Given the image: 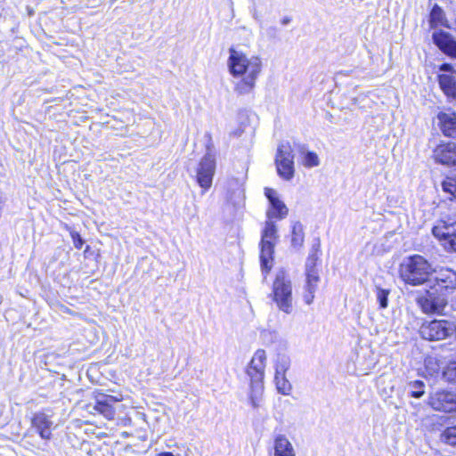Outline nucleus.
I'll return each mask as SVG.
<instances>
[{
  "label": "nucleus",
  "mask_w": 456,
  "mask_h": 456,
  "mask_svg": "<svg viewBox=\"0 0 456 456\" xmlns=\"http://www.w3.org/2000/svg\"><path fill=\"white\" fill-rule=\"evenodd\" d=\"M226 66L232 77L233 91L243 96L254 92L263 70V61L258 55H248L242 50L231 46L228 49Z\"/></svg>",
  "instance_id": "obj_1"
},
{
  "label": "nucleus",
  "mask_w": 456,
  "mask_h": 456,
  "mask_svg": "<svg viewBox=\"0 0 456 456\" xmlns=\"http://www.w3.org/2000/svg\"><path fill=\"white\" fill-rule=\"evenodd\" d=\"M399 273L405 283L412 286L432 283L430 278L432 274L431 265L419 255L404 259L400 265Z\"/></svg>",
  "instance_id": "obj_2"
},
{
  "label": "nucleus",
  "mask_w": 456,
  "mask_h": 456,
  "mask_svg": "<svg viewBox=\"0 0 456 456\" xmlns=\"http://www.w3.org/2000/svg\"><path fill=\"white\" fill-rule=\"evenodd\" d=\"M271 297L280 311L287 314L293 312L292 282L285 271L277 272L273 282Z\"/></svg>",
  "instance_id": "obj_3"
},
{
  "label": "nucleus",
  "mask_w": 456,
  "mask_h": 456,
  "mask_svg": "<svg viewBox=\"0 0 456 456\" xmlns=\"http://www.w3.org/2000/svg\"><path fill=\"white\" fill-rule=\"evenodd\" d=\"M278 239L277 226L272 220H266L262 232L260 261L262 270L268 273L273 267L274 247Z\"/></svg>",
  "instance_id": "obj_4"
},
{
  "label": "nucleus",
  "mask_w": 456,
  "mask_h": 456,
  "mask_svg": "<svg viewBox=\"0 0 456 456\" xmlns=\"http://www.w3.org/2000/svg\"><path fill=\"white\" fill-rule=\"evenodd\" d=\"M456 332V326L445 320H434L424 322L419 333L424 339L435 341L445 339Z\"/></svg>",
  "instance_id": "obj_5"
},
{
  "label": "nucleus",
  "mask_w": 456,
  "mask_h": 456,
  "mask_svg": "<svg viewBox=\"0 0 456 456\" xmlns=\"http://www.w3.org/2000/svg\"><path fill=\"white\" fill-rule=\"evenodd\" d=\"M430 289L417 297V303L425 314H441L447 305L444 293H440L436 287L429 286Z\"/></svg>",
  "instance_id": "obj_6"
},
{
  "label": "nucleus",
  "mask_w": 456,
  "mask_h": 456,
  "mask_svg": "<svg viewBox=\"0 0 456 456\" xmlns=\"http://www.w3.org/2000/svg\"><path fill=\"white\" fill-rule=\"evenodd\" d=\"M216 167L215 155L208 151L201 158L196 168V180L198 184L203 189V192L211 187Z\"/></svg>",
  "instance_id": "obj_7"
},
{
  "label": "nucleus",
  "mask_w": 456,
  "mask_h": 456,
  "mask_svg": "<svg viewBox=\"0 0 456 456\" xmlns=\"http://www.w3.org/2000/svg\"><path fill=\"white\" fill-rule=\"evenodd\" d=\"M275 162L278 175L284 180H291L295 172L294 155L289 142L281 143L278 147Z\"/></svg>",
  "instance_id": "obj_8"
},
{
  "label": "nucleus",
  "mask_w": 456,
  "mask_h": 456,
  "mask_svg": "<svg viewBox=\"0 0 456 456\" xmlns=\"http://www.w3.org/2000/svg\"><path fill=\"white\" fill-rule=\"evenodd\" d=\"M316 254L309 256L305 264L306 282L305 286L304 301L306 305H311L314 299V293L320 281L319 272L316 269Z\"/></svg>",
  "instance_id": "obj_9"
},
{
  "label": "nucleus",
  "mask_w": 456,
  "mask_h": 456,
  "mask_svg": "<svg viewBox=\"0 0 456 456\" xmlns=\"http://www.w3.org/2000/svg\"><path fill=\"white\" fill-rule=\"evenodd\" d=\"M265 195L268 199L269 207L266 210V217L268 220H281L289 214V208L281 200L278 192L272 188L265 189Z\"/></svg>",
  "instance_id": "obj_10"
},
{
  "label": "nucleus",
  "mask_w": 456,
  "mask_h": 456,
  "mask_svg": "<svg viewBox=\"0 0 456 456\" xmlns=\"http://www.w3.org/2000/svg\"><path fill=\"white\" fill-rule=\"evenodd\" d=\"M428 404L436 411H456V395L448 391H436L428 398Z\"/></svg>",
  "instance_id": "obj_11"
},
{
  "label": "nucleus",
  "mask_w": 456,
  "mask_h": 456,
  "mask_svg": "<svg viewBox=\"0 0 456 456\" xmlns=\"http://www.w3.org/2000/svg\"><path fill=\"white\" fill-rule=\"evenodd\" d=\"M119 401H121V398L104 394H97L95 395L94 403L93 405H87V411L91 413L96 411L104 416L107 419H113L115 417L113 403Z\"/></svg>",
  "instance_id": "obj_12"
},
{
  "label": "nucleus",
  "mask_w": 456,
  "mask_h": 456,
  "mask_svg": "<svg viewBox=\"0 0 456 456\" xmlns=\"http://www.w3.org/2000/svg\"><path fill=\"white\" fill-rule=\"evenodd\" d=\"M266 361L267 356L264 349H257L254 353L246 370L250 380H264Z\"/></svg>",
  "instance_id": "obj_13"
},
{
  "label": "nucleus",
  "mask_w": 456,
  "mask_h": 456,
  "mask_svg": "<svg viewBox=\"0 0 456 456\" xmlns=\"http://www.w3.org/2000/svg\"><path fill=\"white\" fill-rule=\"evenodd\" d=\"M439 85L443 92L449 97L456 99V70L449 64L440 67Z\"/></svg>",
  "instance_id": "obj_14"
},
{
  "label": "nucleus",
  "mask_w": 456,
  "mask_h": 456,
  "mask_svg": "<svg viewBox=\"0 0 456 456\" xmlns=\"http://www.w3.org/2000/svg\"><path fill=\"white\" fill-rule=\"evenodd\" d=\"M428 286L437 288L440 293L455 289L456 272L452 269L440 270L434 278V281L432 280V283H428Z\"/></svg>",
  "instance_id": "obj_15"
},
{
  "label": "nucleus",
  "mask_w": 456,
  "mask_h": 456,
  "mask_svg": "<svg viewBox=\"0 0 456 456\" xmlns=\"http://www.w3.org/2000/svg\"><path fill=\"white\" fill-rule=\"evenodd\" d=\"M53 426V422L51 420L50 416L45 412H36L31 419V428L44 440H50L52 438Z\"/></svg>",
  "instance_id": "obj_16"
},
{
  "label": "nucleus",
  "mask_w": 456,
  "mask_h": 456,
  "mask_svg": "<svg viewBox=\"0 0 456 456\" xmlns=\"http://www.w3.org/2000/svg\"><path fill=\"white\" fill-rule=\"evenodd\" d=\"M436 45L446 55L456 59V40L448 32L440 30L433 33Z\"/></svg>",
  "instance_id": "obj_17"
},
{
  "label": "nucleus",
  "mask_w": 456,
  "mask_h": 456,
  "mask_svg": "<svg viewBox=\"0 0 456 456\" xmlns=\"http://www.w3.org/2000/svg\"><path fill=\"white\" fill-rule=\"evenodd\" d=\"M436 162L446 166H456V143H442L434 150Z\"/></svg>",
  "instance_id": "obj_18"
},
{
  "label": "nucleus",
  "mask_w": 456,
  "mask_h": 456,
  "mask_svg": "<svg viewBox=\"0 0 456 456\" xmlns=\"http://www.w3.org/2000/svg\"><path fill=\"white\" fill-rule=\"evenodd\" d=\"M432 232L441 241L446 242L456 233V219L448 217L440 220L436 226H434Z\"/></svg>",
  "instance_id": "obj_19"
},
{
  "label": "nucleus",
  "mask_w": 456,
  "mask_h": 456,
  "mask_svg": "<svg viewBox=\"0 0 456 456\" xmlns=\"http://www.w3.org/2000/svg\"><path fill=\"white\" fill-rule=\"evenodd\" d=\"M270 456H296L295 449L284 435H278L274 441Z\"/></svg>",
  "instance_id": "obj_20"
},
{
  "label": "nucleus",
  "mask_w": 456,
  "mask_h": 456,
  "mask_svg": "<svg viewBox=\"0 0 456 456\" xmlns=\"http://www.w3.org/2000/svg\"><path fill=\"white\" fill-rule=\"evenodd\" d=\"M264 390V380H250L248 400L254 409H258L262 406Z\"/></svg>",
  "instance_id": "obj_21"
},
{
  "label": "nucleus",
  "mask_w": 456,
  "mask_h": 456,
  "mask_svg": "<svg viewBox=\"0 0 456 456\" xmlns=\"http://www.w3.org/2000/svg\"><path fill=\"white\" fill-rule=\"evenodd\" d=\"M438 119L444 135L456 136V113L451 111L440 113Z\"/></svg>",
  "instance_id": "obj_22"
},
{
  "label": "nucleus",
  "mask_w": 456,
  "mask_h": 456,
  "mask_svg": "<svg viewBox=\"0 0 456 456\" xmlns=\"http://www.w3.org/2000/svg\"><path fill=\"white\" fill-rule=\"evenodd\" d=\"M275 387L278 393L283 395H289L292 391V385L286 377V374L274 375Z\"/></svg>",
  "instance_id": "obj_23"
},
{
  "label": "nucleus",
  "mask_w": 456,
  "mask_h": 456,
  "mask_svg": "<svg viewBox=\"0 0 456 456\" xmlns=\"http://www.w3.org/2000/svg\"><path fill=\"white\" fill-rule=\"evenodd\" d=\"M429 23L432 28H436L438 26H445L446 20L444 18V11L437 5H435L430 12Z\"/></svg>",
  "instance_id": "obj_24"
},
{
  "label": "nucleus",
  "mask_w": 456,
  "mask_h": 456,
  "mask_svg": "<svg viewBox=\"0 0 456 456\" xmlns=\"http://www.w3.org/2000/svg\"><path fill=\"white\" fill-rule=\"evenodd\" d=\"M304 243L303 225L296 222L292 225L291 244L294 248H300Z\"/></svg>",
  "instance_id": "obj_25"
},
{
  "label": "nucleus",
  "mask_w": 456,
  "mask_h": 456,
  "mask_svg": "<svg viewBox=\"0 0 456 456\" xmlns=\"http://www.w3.org/2000/svg\"><path fill=\"white\" fill-rule=\"evenodd\" d=\"M290 367V359L286 354H278L274 362L275 374L283 375Z\"/></svg>",
  "instance_id": "obj_26"
},
{
  "label": "nucleus",
  "mask_w": 456,
  "mask_h": 456,
  "mask_svg": "<svg viewBox=\"0 0 456 456\" xmlns=\"http://www.w3.org/2000/svg\"><path fill=\"white\" fill-rule=\"evenodd\" d=\"M302 164L308 168L314 167L320 165L318 155L314 151L302 152Z\"/></svg>",
  "instance_id": "obj_27"
},
{
  "label": "nucleus",
  "mask_w": 456,
  "mask_h": 456,
  "mask_svg": "<svg viewBox=\"0 0 456 456\" xmlns=\"http://www.w3.org/2000/svg\"><path fill=\"white\" fill-rule=\"evenodd\" d=\"M410 394L412 397L419 398L425 394V384L420 380L411 381L408 384Z\"/></svg>",
  "instance_id": "obj_28"
},
{
  "label": "nucleus",
  "mask_w": 456,
  "mask_h": 456,
  "mask_svg": "<svg viewBox=\"0 0 456 456\" xmlns=\"http://www.w3.org/2000/svg\"><path fill=\"white\" fill-rule=\"evenodd\" d=\"M425 367L429 375L437 374L441 369L439 361L436 357L428 356L425 359Z\"/></svg>",
  "instance_id": "obj_29"
},
{
  "label": "nucleus",
  "mask_w": 456,
  "mask_h": 456,
  "mask_svg": "<svg viewBox=\"0 0 456 456\" xmlns=\"http://www.w3.org/2000/svg\"><path fill=\"white\" fill-rule=\"evenodd\" d=\"M389 293V289H382L380 287L376 286V297L380 308L384 309L387 307Z\"/></svg>",
  "instance_id": "obj_30"
},
{
  "label": "nucleus",
  "mask_w": 456,
  "mask_h": 456,
  "mask_svg": "<svg viewBox=\"0 0 456 456\" xmlns=\"http://www.w3.org/2000/svg\"><path fill=\"white\" fill-rule=\"evenodd\" d=\"M442 440L451 445H456V426L447 428L441 435Z\"/></svg>",
  "instance_id": "obj_31"
},
{
  "label": "nucleus",
  "mask_w": 456,
  "mask_h": 456,
  "mask_svg": "<svg viewBox=\"0 0 456 456\" xmlns=\"http://www.w3.org/2000/svg\"><path fill=\"white\" fill-rule=\"evenodd\" d=\"M442 189L451 195L456 193V175L447 176L442 183Z\"/></svg>",
  "instance_id": "obj_32"
},
{
  "label": "nucleus",
  "mask_w": 456,
  "mask_h": 456,
  "mask_svg": "<svg viewBox=\"0 0 456 456\" xmlns=\"http://www.w3.org/2000/svg\"><path fill=\"white\" fill-rule=\"evenodd\" d=\"M443 378L448 382H456V362L450 363L443 370Z\"/></svg>",
  "instance_id": "obj_33"
},
{
  "label": "nucleus",
  "mask_w": 456,
  "mask_h": 456,
  "mask_svg": "<svg viewBox=\"0 0 456 456\" xmlns=\"http://www.w3.org/2000/svg\"><path fill=\"white\" fill-rule=\"evenodd\" d=\"M70 236L72 238L74 247L76 248L80 249L82 248L83 244H84V240L81 238V236L79 235V233L75 232V231H72L70 232Z\"/></svg>",
  "instance_id": "obj_34"
},
{
  "label": "nucleus",
  "mask_w": 456,
  "mask_h": 456,
  "mask_svg": "<svg viewBox=\"0 0 456 456\" xmlns=\"http://www.w3.org/2000/svg\"><path fill=\"white\" fill-rule=\"evenodd\" d=\"M444 246L456 252V233L446 242H444Z\"/></svg>",
  "instance_id": "obj_35"
},
{
  "label": "nucleus",
  "mask_w": 456,
  "mask_h": 456,
  "mask_svg": "<svg viewBox=\"0 0 456 456\" xmlns=\"http://www.w3.org/2000/svg\"><path fill=\"white\" fill-rule=\"evenodd\" d=\"M158 456H175V455L170 452H164L159 453Z\"/></svg>",
  "instance_id": "obj_36"
},
{
  "label": "nucleus",
  "mask_w": 456,
  "mask_h": 456,
  "mask_svg": "<svg viewBox=\"0 0 456 456\" xmlns=\"http://www.w3.org/2000/svg\"><path fill=\"white\" fill-rule=\"evenodd\" d=\"M238 197L239 198H243V191L240 189L238 190Z\"/></svg>",
  "instance_id": "obj_37"
},
{
  "label": "nucleus",
  "mask_w": 456,
  "mask_h": 456,
  "mask_svg": "<svg viewBox=\"0 0 456 456\" xmlns=\"http://www.w3.org/2000/svg\"><path fill=\"white\" fill-rule=\"evenodd\" d=\"M282 23H283V24L288 23V20H284L282 21Z\"/></svg>",
  "instance_id": "obj_38"
}]
</instances>
